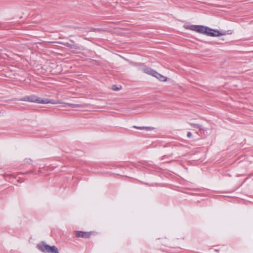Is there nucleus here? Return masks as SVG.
I'll use <instances>...</instances> for the list:
<instances>
[{
  "mask_svg": "<svg viewBox=\"0 0 253 253\" xmlns=\"http://www.w3.org/2000/svg\"><path fill=\"white\" fill-rule=\"evenodd\" d=\"M184 28L205 34L208 36L219 37L225 35V33H221L218 30H213L209 27L201 25H194L186 24L183 26Z\"/></svg>",
  "mask_w": 253,
  "mask_h": 253,
  "instance_id": "1",
  "label": "nucleus"
},
{
  "mask_svg": "<svg viewBox=\"0 0 253 253\" xmlns=\"http://www.w3.org/2000/svg\"><path fill=\"white\" fill-rule=\"evenodd\" d=\"M21 100L28 102H37L41 104L51 103L53 104H56L61 103V102L59 101H55V100H49L48 99H42L41 98H37V97L34 96L25 97L23 99H21Z\"/></svg>",
  "mask_w": 253,
  "mask_h": 253,
  "instance_id": "2",
  "label": "nucleus"
},
{
  "mask_svg": "<svg viewBox=\"0 0 253 253\" xmlns=\"http://www.w3.org/2000/svg\"><path fill=\"white\" fill-rule=\"evenodd\" d=\"M37 247L39 250L44 253H59L58 250L56 246H50L44 242L39 244Z\"/></svg>",
  "mask_w": 253,
  "mask_h": 253,
  "instance_id": "3",
  "label": "nucleus"
},
{
  "mask_svg": "<svg viewBox=\"0 0 253 253\" xmlns=\"http://www.w3.org/2000/svg\"><path fill=\"white\" fill-rule=\"evenodd\" d=\"M75 235L77 237L88 238L90 235V233L83 231H76Z\"/></svg>",
  "mask_w": 253,
  "mask_h": 253,
  "instance_id": "4",
  "label": "nucleus"
},
{
  "mask_svg": "<svg viewBox=\"0 0 253 253\" xmlns=\"http://www.w3.org/2000/svg\"><path fill=\"white\" fill-rule=\"evenodd\" d=\"M153 77L157 78L158 80L161 82H166L167 81V78L163 76L162 75L159 74L157 72L155 71L153 76Z\"/></svg>",
  "mask_w": 253,
  "mask_h": 253,
  "instance_id": "5",
  "label": "nucleus"
},
{
  "mask_svg": "<svg viewBox=\"0 0 253 253\" xmlns=\"http://www.w3.org/2000/svg\"><path fill=\"white\" fill-rule=\"evenodd\" d=\"M142 70L143 71V72L146 74H148L149 75H150L151 76H153L155 71L153 70V69L148 68V67H142Z\"/></svg>",
  "mask_w": 253,
  "mask_h": 253,
  "instance_id": "6",
  "label": "nucleus"
},
{
  "mask_svg": "<svg viewBox=\"0 0 253 253\" xmlns=\"http://www.w3.org/2000/svg\"><path fill=\"white\" fill-rule=\"evenodd\" d=\"M190 125L191 126H192L193 127H194L196 128H198L200 129H202V130L204 129V127L202 126L198 125V124H190Z\"/></svg>",
  "mask_w": 253,
  "mask_h": 253,
  "instance_id": "7",
  "label": "nucleus"
},
{
  "mask_svg": "<svg viewBox=\"0 0 253 253\" xmlns=\"http://www.w3.org/2000/svg\"><path fill=\"white\" fill-rule=\"evenodd\" d=\"M65 104L66 105H68L69 106L72 107H78L80 106V105L79 104H70V103H65Z\"/></svg>",
  "mask_w": 253,
  "mask_h": 253,
  "instance_id": "8",
  "label": "nucleus"
},
{
  "mask_svg": "<svg viewBox=\"0 0 253 253\" xmlns=\"http://www.w3.org/2000/svg\"><path fill=\"white\" fill-rule=\"evenodd\" d=\"M134 127H135L136 128H138V129H146V130H150V127H140L134 126Z\"/></svg>",
  "mask_w": 253,
  "mask_h": 253,
  "instance_id": "9",
  "label": "nucleus"
},
{
  "mask_svg": "<svg viewBox=\"0 0 253 253\" xmlns=\"http://www.w3.org/2000/svg\"><path fill=\"white\" fill-rule=\"evenodd\" d=\"M187 137H190L192 136V133L190 132H188L187 134Z\"/></svg>",
  "mask_w": 253,
  "mask_h": 253,
  "instance_id": "10",
  "label": "nucleus"
},
{
  "mask_svg": "<svg viewBox=\"0 0 253 253\" xmlns=\"http://www.w3.org/2000/svg\"><path fill=\"white\" fill-rule=\"evenodd\" d=\"M113 89L114 90H118V88H117V87H115V86H113Z\"/></svg>",
  "mask_w": 253,
  "mask_h": 253,
  "instance_id": "11",
  "label": "nucleus"
}]
</instances>
